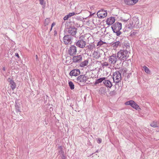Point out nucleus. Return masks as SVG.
Here are the masks:
<instances>
[{
  "label": "nucleus",
  "mask_w": 159,
  "mask_h": 159,
  "mask_svg": "<svg viewBox=\"0 0 159 159\" xmlns=\"http://www.w3.org/2000/svg\"><path fill=\"white\" fill-rule=\"evenodd\" d=\"M106 79V77H103L97 80L95 83V84H98L103 81Z\"/></svg>",
  "instance_id": "18"
},
{
  "label": "nucleus",
  "mask_w": 159,
  "mask_h": 159,
  "mask_svg": "<svg viewBox=\"0 0 159 159\" xmlns=\"http://www.w3.org/2000/svg\"><path fill=\"white\" fill-rule=\"evenodd\" d=\"M98 17L100 18L105 17L107 15V12L104 10H101L99 11L97 13Z\"/></svg>",
  "instance_id": "7"
},
{
  "label": "nucleus",
  "mask_w": 159,
  "mask_h": 159,
  "mask_svg": "<svg viewBox=\"0 0 159 159\" xmlns=\"http://www.w3.org/2000/svg\"><path fill=\"white\" fill-rule=\"evenodd\" d=\"M11 86L12 89H15L16 87V85L15 83L12 80H11Z\"/></svg>",
  "instance_id": "26"
},
{
  "label": "nucleus",
  "mask_w": 159,
  "mask_h": 159,
  "mask_svg": "<svg viewBox=\"0 0 159 159\" xmlns=\"http://www.w3.org/2000/svg\"><path fill=\"white\" fill-rule=\"evenodd\" d=\"M80 74V71L79 69H75L72 70L70 72V75L71 76H76Z\"/></svg>",
  "instance_id": "12"
},
{
  "label": "nucleus",
  "mask_w": 159,
  "mask_h": 159,
  "mask_svg": "<svg viewBox=\"0 0 159 159\" xmlns=\"http://www.w3.org/2000/svg\"><path fill=\"white\" fill-rule=\"evenodd\" d=\"M16 104L15 106L16 111L17 112L20 111V104L19 103H17V102H16Z\"/></svg>",
  "instance_id": "20"
},
{
  "label": "nucleus",
  "mask_w": 159,
  "mask_h": 159,
  "mask_svg": "<svg viewBox=\"0 0 159 159\" xmlns=\"http://www.w3.org/2000/svg\"><path fill=\"white\" fill-rule=\"evenodd\" d=\"M113 79L114 82L116 83H118L121 81V76L120 73L116 71L113 73Z\"/></svg>",
  "instance_id": "3"
},
{
  "label": "nucleus",
  "mask_w": 159,
  "mask_h": 159,
  "mask_svg": "<svg viewBox=\"0 0 159 159\" xmlns=\"http://www.w3.org/2000/svg\"><path fill=\"white\" fill-rule=\"evenodd\" d=\"M145 71L148 74H149L150 73V71L149 69L146 66H143V67Z\"/></svg>",
  "instance_id": "29"
},
{
  "label": "nucleus",
  "mask_w": 159,
  "mask_h": 159,
  "mask_svg": "<svg viewBox=\"0 0 159 159\" xmlns=\"http://www.w3.org/2000/svg\"><path fill=\"white\" fill-rule=\"evenodd\" d=\"M117 61V58L116 54H113L110 56L109 61L111 64H115Z\"/></svg>",
  "instance_id": "10"
},
{
  "label": "nucleus",
  "mask_w": 159,
  "mask_h": 159,
  "mask_svg": "<svg viewBox=\"0 0 159 159\" xmlns=\"http://www.w3.org/2000/svg\"><path fill=\"white\" fill-rule=\"evenodd\" d=\"M99 93L101 94H104L106 93V89L105 87H101L99 90Z\"/></svg>",
  "instance_id": "17"
},
{
  "label": "nucleus",
  "mask_w": 159,
  "mask_h": 159,
  "mask_svg": "<svg viewBox=\"0 0 159 159\" xmlns=\"http://www.w3.org/2000/svg\"><path fill=\"white\" fill-rule=\"evenodd\" d=\"M63 159H64V156L63 157Z\"/></svg>",
  "instance_id": "48"
},
{
  "label": "nucleus",
  "mask_w": 159,
  "mask_h": 159,
  "mask_svg": "<svg viewBox=\"0 0 159 159\" xmlns=\"http://www.w3.org/2000/svg\"><path fill=\"white\" fill-rule=\"evenodd\" d=\"M80 39L77 41L75 44L76 46L80 48H83L86 45V42L84 39H81V38Z\"/></svg>",
  "instance_id": "4"
},
{
  "label": "nucleus",
  "mask_w": 159,
  "mask_h": 159,
  "mask_svg": "<svg viewBox=\"0 0 159 159\" xmlns=\"http://www.w3.org/2000/svg\"><path fill=\"white\" fill-rule=\"evenodd\" d=\"M120 42L119 41H117L113 43L112 44V46L114 48H116L120 45Z\"/></svg>",
  "instance_id": "23"
},
{
  "label": "nucleus",
  "mask_w": 159,
  "mask_h": 159,
  "mask_svg": "<svg viewBox=\"0 0 159 159\" xmlns=\"http://www.w3.org/2000/svg\"><path fill=\"white\" fill-rule=\"evenodd\" d=\"M69 18V17L68 16V15H67L65 16L64 17L63 19H64V20H67Z\"/></svg>",
  "instance_id": "38"
},
{
  "label": "nucleus",
  "mask_w": 159,
  "mask_h": 159,
  "mask_svg": "<svg viewBox=\"0 0 159 159\" xmlns=\"http://www.w3.org/2000/svg\"><path fill=\"white\" fill-rule=\"evenodd\" d=\"M133 108L136 110H141V109L139 107V106L134 101V103L133 104L132 106V107Z\"/></svg>",
  "instance_id": "19"
},
{
  "label": "nucleus",
  "mask_w": 159,
  "mask_h": 159,
  "mask_svg": "<svg viewBox=\"0 0 159 159\" xmlns=\"http://www.w3.org/2000/svg\"><path fill=\"white\" fill-rule=\"evenodd\" d=\"M58 148L60 149L61 151L62 150V147L61 146H58Z\"/></svg>",
  "instance_id": "42"
},
{
  "label": "nucleus",
  "mask_w": 159,
  "mask_h": 159,
  "mask_svg": "<svg viewBox=\"0 0 159 159\" xmlns=\"http://www.w3.org/2000/svg\"><path fill=\"white\" fill-rule=\"evenodd\" d=\"M10 79V78H9V77L7 78V80L8 81V82H9Z\"/></svg>",
  "instance_id": "46"
},
{
  "label": "nucleus",
  "mask_w": 159,
  "mask_h": 159,
  "mask_svg": "<svg viewBox=\"0 0 159 159\" xmlns=\"http://www.w3.org/2000/svg\"><path fill=\"white\" fill-rule=\"evenodd\" d=\"M63 41L65 44H71L72 42L71 38L69 35H66L64 36Z\"/></svg>",
  "instance_id": "8"
},
{
  "label": "nucleus",
  "mask_w": 159,
  "mask_h": 159,
  "mask_svg": "<svg viewBox=\"0 0 159 159\" xmlns=\"http://www.w3.org/2000/svg\"><path fill=\"white\" fill-rule=\"evenodd\" d=\"M124 2L126 4L128 5H132V0H125Z\"/></svg>",
  "instance_id": "27"
},
{
  "label": "nucleus",
  "mask_w": 159,
  "mask_h": 159,
  "mask_svg": "<svg viewBox=\"0 0 159 159\" xmlns=\"http://www.w3.org/2000/svg\"><path fill=\"white\" fill-rule=\"evenodd\" d=\"M50 22V20L49 19L47 18L45 20L44 24L45 25H46L48 24Z\"/></svg>",
  "instance_id": "32"
},
{
  "label": "nucleus",
  "mask_w": 159,
  "mask_h": 159,
  "mask_svg": "<svg viewBox=\"0 0 159 159\" xmlns=\"http://www.w3.org/2000/svg\"><path fill=\"white\" fill-rule=\"evenodd\" d=\"M136 34V32H132L131 33L130 35L131 36L135 35Z\"/></svg>",
  "instance_id": "39"
},
{
  "label": "nucleus",
  "mask_w": 159,
  "mask_h": 159,
  "mask_svg": "<svg viewBox=\"0 0 159 159\" xmlns=\"http://www.w3.org/2000/svg\"><path fill=\"white\" fill-rule=\"evenodd\" d=\"M55 34H57V32H56V31H55Z\"/></svg>",
  "instance_id": "47"
},
{
  "label": "nucleus",
  "mask_w": 159,
  "mask_h": 159,
  "mask_svg": "<svg viewBox=\"0 0 159 159\" xmlns=\"http://www.w3.org/2000/svg\"><path fill=\"white\" fill-rule=\"evenodd\" d=\"M115 94V92L114 91H111V92H110V94L111 95V94Z\"/></svg>",
  "instance_id": "44"
},
{
  "label": "nucleus",
  "mask_w": 159,
  "mask_h": 159,
  "mask_svg": "<svg viewBox=\"0 0 159 159\" xmlns=\"http://www.w3.org/2000/svg\"><path fill=\"white\" fill-rule=\"evenodd\" d=\"M95 48V45L93 43H92V44H90L88 46V49L90 51L93 50Z\"/></svg>",
  "instance_id": "25"
},
{
  "label": "nucleus",
  "mask_w": 159,
  "mask_h": 159,
  "mask_svg": "<svg viewBox=\"0 0 159 159\" xmlns=\"http://www.w3.org/2000/svg\"><path fill=\"white\" fill-rule=\"evenodd\" d=\"M134 27V25L133 20H132V19L129 20V23L126 25V29H127V28L128 29L130 30Z\"/></svg>",
  "instance_id": "14"
},
{
  "label": "nucleus",
  "mask_w": 159,
  "mask_h": 159,
  "mask_svg": "<svg viewBox=\"0 0 159 159\" xmlns=\"http://www.w3.org/2000/svg\"><path fill=\"white\" fill-rule=\"evenodd\" d=\"M139 0H132V5H133L136 3Z\"/></svg>",
  "instance_id": "35"
},
{
  "label": "nucleus",
  "mask_w": 159,
  "mask_h": 159,
  "mask_svg": "<svg viewBox=\"0 0 159 159\" xmlns=\"http://www.w3.org/2000/svg\"><path fill=\"white\" fill-rule=\"evenodd\" d=\"M132 20H133L134 28L136 29L139 28L140 25L139 24V21L138 18L137 17H134L133 18Z\"/></svg>",
  "instance_id": "9"
},
{
  "label": "nucleus",
  "mask_w": 159,
  "mask_h": 159,
  "mask_svg": "<svg viewBox=\"0 0 159 159\" xmlns=\"http://www.w3.org/2000/svg\"><path fill=\"white\" fill-rule=\"evenodd\" d=\"M88 79L87 77L85 75H81L77 77L76 81L80 85L83 86L84 85Z\"/></svg>",
  "instance_id": "2"
},
{
  "label": "nucleus",
  "mask_w": 159,
  "mask_h": 159,
  "mask_svg": "<svg viewBox=\"0 0 159 159\" xmlns=\"http://www.w3.org/2000/svg\"><path fill=\"white\" fill-rule=\"evenodd\" d=\"M134 101L133 100H130L127 101L125 103V104L126 105H130L131 107L132 106L133 104L134 103Z\"/></svg>",
  "instance_id": "24"
},
{
  "label": "nucleus",
  "mask_w": 159,
  "mask_h": 159,
  "mask_svg": "<svg viewBox=\"0 0 159 159\" xmlns=\"http://www.w3.org/2000/svg\"><path fill=\"white\" fill-rule=\"evenodd\" d=\"M150 125L151 126L154 128L157 127H158V126L157 125V122L156 121H154L152 122L151 123Z\"/></svg>",
  "instance_id": "21"
},
{
  "label": "nucleus",
  "mask_w": 159,
  "mask_h": 159,
  "mask_svg": "<svg viewBox=\"0 0 159 159\" xmlns=\"http://www.w3.org/2000/svg\"><path fill=\"white\" fill-rule=\"evenodd\" d=\"M68 52L70 56H74L77 52V48L74 45H71L68 50Z\"/></svg>",
  "instance_id": "5"
},
{
  "label": "nucleus",
  "mask_w": 159,
  "mask_h": 159,
  "mask_svg": "<svg viewBox=\"0 0 159 159\" xmlns=\"http://www.w3.org/2000/svg\"><path fill=\"white\" fill-rule=\"evenodd\" d=\"M103 44V43L102 41H100L98 42L97 44L98 46H100Z\"/></svg>",
  "instance_id": "34"
},
{
  "label": "nucleus",
  "mask_w": 159,
  "mask_h": 159,
  "mask_svg": "<svg viewBox=\"0 0 159 159\" xmlns=\"http://www.w3.org/2000/svg\"><path fill=\"white\" fill-rule=\"evenodd\" d=\"M111 28L113 31L120 30L122 28V24L119 22L116 23L111 26Z\"/></svg>",
  "instance_id": "6"
},
{
  "label": "nucleus",
  "mask_w": 159,
  "mask_h": 159,
  "mask_svg": "<svg viewBox=\"0 0 159 159\" xmlns=\"http://www.w3.org/2000/svg\"><path fill=\"white\" fill-rule=\"evenodd\" d=\"M93 56L96 58H98L99 57V55L98 54V53L96 52H94L93 54Z\"/></svg>",
  "instance_id": "31"
},
{
  "label": "nucleus",
  "mask_w": 159,
  "mask_h": 159,
  "mask_svg": "<svg viewBox=\"0 0 159 159\" xmlns=\"http://www.w3.org/2000/svg\"><path fill=\"white\" fill-rule=\"evenodd\" d=\"M76 29L75 28H70L68 30L69 34L72 35V36L75 35L76 33Z\"/></svg>",
  "instance_id": "16"
},
{
  "label": "nucleus",
  "mask_w": 159,
  "mask_h": 159,
  "mask_svg": "<svg viewBox=\"0 0 159 159\" xmlns=\"http://www.w3.org/2000/svg\"><path fill=\"white\" fill-rule=\"evenodd\" d=\"M55 25V24L54 23H52V24L51 28L50 29V31H51L52 30V27L53 26H54Z\"/></svg>",
  "instance_id": "41"
},
{
  "label": "nucleus",
  "mask_w": 159,
  "mask_h": 159,
  "mask_svg": "<svg viewBox=\"0 0 159 159\" xmlns=\"http://www.w3.org/2000/svg\"><path fill=\"white\" fill-rule=\"evenodd\" d=\"M82 59V56L80 55L78 56H74L72 58L73 61L75 63L80 62L81 61Z\"/></svg>",
  "instance_id": "11"
},
{
  "label": "nucleus",
  "mask_w": 159,
  "mask_h": 159,
  "mask_svg": "<svg viewBox=\"0 0 159 159\" xmlns=\"http://www.w3.org/2000/svg\"><path fill=\"white\" fill-rule=\"evenodd\" d=\"M88 61L85 60L84 61L81 62L80 64V66L83 67L87 66L88 64Z\"/></svg>",
  "instance_id": "22"
},
{
  "label": "nucleus",
  "mask_w": 159,
  "mask_h": 159,
  "mask_svg": "<svg viewBox=\"0 0 159 159\" xmlns=\"http://www.w3.org/2000/svg\"><path fill=\"white\" fill-rule=\"evenodd\" d=\"M14 56V55H13ZM15 55L16 56V57H17L18 58H19V56L17 53H16L15 54Z\"/></svg>",
  "instance_id": "40"
},
{
  "label": "nucleus",
  "mask_w": 159,
  "mask_h": 159,
  "mask_svg": "<svg viewBox=\"0 0 159 159\" xmlns=\"http://www.w3.org/2000/svg\"><path fill=\"white\" fill-rule=\"evenodd\" d=\"M115 20L114 17H111L107 18L106 20V23L108 25H111L115 22Z\"/></svg>",
  "instance_id": "13"
},
{
  "label": "nucleus",
  "mask_w": 159,
  "mask_h": 159,
  "mask_svg": "<svg viewBox=\"0 0 159 159\" xmlns=\"http://www.w3.org/2000/svg\"><path fill=\"white\" fill-rule=\"evenodd\" d=\"M69 85L71 89H74V85L71 81L69 82Z\"/></svg>",
  "instance_id": "28"
},
{
  "label": "nucleus",
  "mask_w": 159,
  "mask_h": 159,
  "mask_svg": "<svg viewBox=\"0 0 159 159\" xmlns=\"http://www.w3.org/2000/svg\"><path fill=\"white\" fill-rule=\"evenodd\" d=\"M2 70L4 71H5V67H3Z\"/></svg>",
  "instance_id": "45"
},
{
  "label": "nucleus",
  "mask_w": 159,
  "mask_h": 159,
  "mask_svg": "<svg viewBox=\"0 0 159 159\" xmlns=\"http://www.w3.org/2000/svg\"><path fill=\"white\" fill-rule=\"evenodd\" d=\"M98 143H102V139L101 138H98L97 139Z\"/></svg>",
  "instance_id": "36"
},
{
  "label": "nucleus",
  "mask_w": 159,
  "mask_h": 159,
  "mask_svg": "<svg viewBox=\"0 0 159 159\" xmlns=\"http://www.w3.org/2000/svg\"><path fill=\"white\" fill-rule=\"evenodd\" d=\"M114 33H115L116 35L117 36H119L121 34V32L120 31V30H116L115 31H113Z\"/></svg>",
  "instance_id": "30"
},
{
  "label": "nucleus",
  "mask_w": 159,
  "mask_h": 159,
  "mask_svg": "<svg viewBox=\"0 0 159 159\" xmlns=\"http://www.w3.org/2000/svg\"><path fill=\"white\" fill-rule=\"evenodd\" d=\"M35 57H36V60H37V61H38L39 60V58H38V56L36 55L35 56Z\"/></svg>",
  "instance_id": "43"
},
{
  "label": "nucleus",
  "mask_w": 159,
  "mask_h": 159,
  "mask_svg": "<svg viewBox=\"0 0 159 159\" xmlns=\"http://www.w3.org/2000/svg\"><path fill=\"white\" fill-rule=\"evenodd\" d=\"M108 64H107V66H108Z\"/></svg>",
  "instance_id": "49"
},
{
  "label": "nucleus",
  "mask_w": 159,
  "mask_h": 159,
  "mask_svg": "<svg viewBox=\"0 0 159 159\" xmlns=\"http://www.w3.org/2000/svg\"><path fill=\"white\" fill-rule=\"evenodd\" d=\"M129 52L126 50H120L117 52V57L121 61H125L129 57Z\"/></svg>",
  "instance_id": "1"
},
{
  "label": "nucleus",
  "mask_w": 159,
  "mask_h": 159,
  "mask_svg": "<svg viewBox=\"0 0 159 159\" xmlns=\"http://www.w3.org/2000/svg\"><path fill=\"white\" fill-rule=\"evenodd\" d=\"M75 14V13L74 12H72V13H69L67 15L69 17H70L71 16L74 15Z\"/></svg>",
  "instance_id": "33"
},
{
  "label": "nucleus",
  "mask_w": 159,
  "mask_h": 159,
  "mask_svg": "<svg viewBox=\"0 0 159 159\" xmlns=\"http://www.w3.org/2000/svg\"><path fill=\"white\" fill-rule=\"evenodd\" d=\"M39 1L40 2V3L41 5H43L45 3H44V0H39Z\"/></svg>",
  "instance_id": "37"
},
{
  "label": "nucleus",
  "mask_w": 159,
  "mask_h": 159,
  "mask_svg": "<svg viewBox=\"0 0 159 159\" xmlns=\"http://www.w3.org/2000/svg\"><path fill=\"white\" fill-rule=\"evenodd\" d=\"M103 83L105 86L107 87L111 88L112 86V84L111 82L109 80H105L103 81Z\"/></svg>",
  "instance_id": "15"
}]
</instances>
